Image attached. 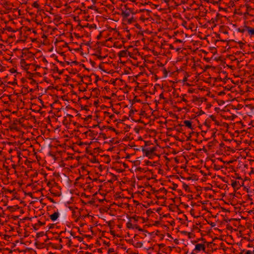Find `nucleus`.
Masks as SVG:
<instances>
[{"mask_svg":"<svg viewBox=\"0 0 254 254\" xmlns=\"http://www.w3.org/2000/svg\"><path fill=\"white\" fill-rule=\"evenodd\" d=\"M63 248V245H60L59 247V250H61Z\"/></svg>","mask_w":254,"mask_h":254,"instance_id":"63","label":"nucleus"},{"mask_svg":"<svg viewBox=\"0 0 254 254\" xmlns=\"http://www.w3.org/2000/svg\"><path fill=\"white\" fill-rule=\"evenodd\" d=\"M145 164L146 165H151L152 164L151 162L148 160L145 162Z\"/></svg>","mask_w":254,"mask_h":254,"instance_id":"40","label":"nucleus"},{"mask_svg":"<svg viewBox=\"0 0 254 254\" xmlns=\"http://www.w3.org/2000/svg\"><path fill=\"white\" fill-rule=\"evenodd\" d=\"M169 49L172 50L174 49L173 46L172 44H170L169 45Z\"/></svg>","mask_w":254,"mask_h":254,"instance_id":"56","label":"nucleus"},{"mask_svg":"<svg viewBox=\"0 0 254 254\" xmlns=\"http://www.w3.org/2000/svg\"><path fill=\"white\" fill-rule=\"evenodd\" d=\"M92 117V115H88L87 116L85 119H84V121H87L89 119H91Z\"/></svg>","mask_w":254,"mask_h":254,"instance_id":"29","label":"nucleus"},{"mask_svg":"<svg viewBox=\"0 0 254 254\" xmlns=\"http://www.w3.org/2000/svg\"><path fill=\"white\" fill-rule=\"evenodd\" d=\"M183 188L186 190H188V191H190L189 186L188 185L186 184L185 183H183Z\"/></svg>","mask_w":254,"mask_h":254,"instance_id":"14","label":"nucleus"},{"mask_svg":"<svg viewBox=\"0 0 254 254\" xmlns=\"http://www.w3.org/2000/svg\"><path fill=\"white\" fill-rule=\"evenodd\" d=\"M57 61L58 62H59V63L61 64V65H62V66H64V62H60V61H59V60H57Z\"/></svg>","mask_w":254,"mask_h":254,"instance_id":"50","label":"nucleus"},{"mask_svg":"<svg viewBox=\"0 0 254 254\" xmlns=\"http://www.w3.org/2000/svg\"><path fill=\"white\" fill-rule=\"evenodd\" d=\"M183 125L181 124H179L178 126L175 127V129L179 132H182L183 131V129L182 128Z\"/></svg>","mask_w":254,"mask_h":254,"instance_id":"8","label":"nucleus"},{"mask_svg":"<svg viewBox=\"0 0 254 254\" xmlns=\"http://www.w3.org/2000/svg\"><path fill=\"white\" fill-rule=\"evenodd\" d=\"M248 26L245 25L243 28H239L237 29V31L241 33H244L245 31H247V28Z\"/></svg>","mask_w":254,"mask_h":254,"instance_id":"9","label":"nucleus"},{"mask_svg":"<svg viewBox=\"0 0 254 254\" xmlns=\"http://www.w3.org/2000/svg\"><path fill=\"white\" fill-rule=\"evenodd\" d=\"M127 227L128 229H134L133 225L132 224L130 220L127 223Z\"/></svg>","mask_w":254,"mask_h":254,"instance_id":"11","label":"nucleus"},{"mask_svg":"<svg viewBox=\"0 0 254 254\" xmlns=\"http://www.w3.org/2000/svg\"><path fill=\"white\" fill-rule=\"evenodd\" d=\"M243 183L241 184L239 182L232 180L231 186L234 189V190H238L243 185Z\"/></svg>","mask_w":254,"mask_h":254,"instance_id":"3","label":"nucleus"},{"mask_svg":"<svg viewBox=\"0 0 254 254\" xmlns=\"http://www.w3.org/2000/svg\"><path fill=\"white\" fill-rule=\"evenodd\" d=\"M56 239H57V240H59V242H60V243H62V238H59V237H58V238H56Z\"/></svg>","mask_w":254,"mask_h":254,"instance_id":"55","label":"nucleus"},{"mask_svg":"<svg viewBox=\"0 0 254 254\" xmlns=\"http://www.w3.org/2000/svg\"><path fill=\"white\" fill-rule=\"evenodd\" d=\"M156 150V147H154L150 149H145L144 148H142V151L145 152V156L147 157H149L150 154L153 153L154 151Z\"/></svg>","mask_w":254,"mask_h":254,"instance_id":"1","label":"nucleus"},{"mask_svg":"<svg viewBox=\"0 0 254 254\" xmlns=\"http://www.w3.org/2000/svg\"><path fill=\"white\" fill-rule=\"evenodd\" d=\"M245 254H252V252L250 251H248L246 252Z\"/></svg>","mask_w":254,"mask_h":254,"instance_id":"59","label":"nucleus"},{"mask_svg":"<svg viewBox=\"0 0 254 254\" xmlns=\"http://www.w3.org/2000/svg\"><path fill=\"white\" fill-rule=\"evenodd\" d=\"M238 43L240 44V47L241 49H242L243 48L244 45V43H243L241 41L238 42Z\"/></svg>","mask_w":254,"mask_h":254,"instance_id":"30","label":"nucleus"},{"mask_svg":"<svg viewBox=\"0 0 254 254\" xmlns=\"http://www.w3.org/2000/svg\"><path fill=\"white\" fill-rule=\"evenodd\" d=\"M163 73H164V77H167V75H168V72H167V70H166V68H164V69H163Z\"/></svg>","mask_w":254,"mask_h":254,"instance_id":"28","label":"nucleus"},{"mask_svg":"<svg viewBox=\"0 0 254 254\" xmlns=\"http://www.w3.org/2000/svg\"><path fill=\"white\" fill-rule=\"evenodd\" d=\"M133 227H134V228H135L136 229H138V228H139L140 227L137 225H133Z\"/></svg>","mask_w":254,"mask_h":254,"instance_id":"54","label":"nucleus"},{"mask_svg":"<svg viewBox=\"0 0 254 254\" xmlns=\"http://www.w3.org/2000/svg\"><path fill=\"white\" fill-rule=\"evenodd\" d=\"M54 71H56L59 73V74H62L63 73L64 70H59L58 67L55 66L54 69Z\"/></svg>","mask_w":254,"mask_h":254,"instance_id":"13","label":"nucleus"},{"mask_svg":"<svg viewBox=\"0 0 254 254\" xmlns=\"http://www.w3.org/2000/svg\"><path fill=\"white\" fill-rule=\"evenodd\" d=\"M98 103H99V100H97L96 101H95L94 102V105L96 107H97L98 106Z\"/></svg>","mask_w":254,"mask_h":254,"instance_id":"37","label":"nucleus"},{"mask_svg":"<svg viewBox=\"0 0 254 254\" xmlns=\"http://www.w3.org/2000/svg\"><path fill=\"white\" fill-rule=\"evenodd\" d=\"M134 21L135 20H134L133 17H132L131 18L128 19V23L130 24V23H132L133 22H134Z\"/></svg>","mask_w":254,"mask_h":254,"instance_id":"26","label":"nucleus"},{"mask_svg":"<svg viewBox=\"0 0 254 254\" xmlns=\"http://www.w3.org/2000/svg\"><path fill=\"white\" fill-rule=\"evenodd\" d=\"M210 118L213 120V121H215V117L213 116V115H211L210 116Z\"/></svg>","mask_w":254,"mask_h":254,"instance_id":"48","label":"nucleus"},{"mask_svg":"<svg viewBox=\"0 0 254 254\" xmlns=\"http://www.w3.org/2000/svg\"><path fill=\"white\" fill-rule=\"evenodd\" d=\"M95 77H96L95 82H97L100 79L99 78V77L98 75H96V74H95Z\"/></svg>","mask_w":254,"mask_h":254,"instance_id":"41","label":"nucleus"},{"mask_svg":"<svg viewBox=\"0 0 254 254\" xmlns=\"http://www.w3.org/2000/svg\"><path fill=\"white\" fill-rule=\"evenodd\" d=\"M185 95H186V94H185V95H183V98H182V100L183 101L185 102H188L187 100V99H186L184 97V96H185Z\"/></svg>","mask_w":254,"mask_h":254,"instance_id":"47","label":"nucleus"},{"mask_svg":"<svg viewBox=\"0 0 254 254\" xmlns=\"http://www.w3.org/2000/svg\"><path fill=\"white\" fill-rule=\"evenodd\" d=\"M37 226H38L37 224H35V225H34L33 226V229L35 231L38 230V228H37Z\"/></svg>","mask_w":254,"mask_h":254,"instance_id":"43","label":"nucleus"},{"mask_svg":"<svg viewBox=\"0 0 254 254\" xmlns=\"http://www.w3.org/2000/svg\"><path fill=\"white\" fill-rule=\"evenodd\" d=\"M20 64L21 66L23 67L24 66H28L29 64H26V62L24 59H21L20 60Z\"/></svg>","mask_w":254,"mask_h":254,"instance_id":"12","label":"nucleus"},{"mask_svg":"<svg viewBox=\"0 0 254 254\" xmlns=\"http://www.w3.org/2000/svg\"><path fill=\"white\" fill-rule=\"evenodd\" d=\"M121 14L124 18L127 17L130 14V9H128V10L123 11Z\"/></svg>","mask_w":254,"mask_h":254,"instance_id":"5","label":"nucleus"},{"mask_svg":"<svg viewBox=\"0 0 254 254\" xmlns=\"http://www.w3.org/2000/svg\"><path fill=\"white\" fill-rule=\"evenodd\" d=\"M184 124L189 128L192 129V127L191 125V122L189 120H186L184 122Z\"/></svg>","mask_w":254,"mask_h":254,"instance_id":"6","label":"nucleus"},{"mask_svg":"<svg viewBox=\"0 0 254 254\" xmlns=\"http://www.w3.org/2000/svg\"><path fill=\"white\" fill-rule=\"evenodd\" d=\"M194 251L199 252L200 251H203L205 252V246L203 244H197L195 245Z\"/></svg>","mask_w":254,"mask_h":254,"instance_id":"2","label":"nucleus"},{"mask_svg":"<svg viewBox=\"0 0 254 254\" xmlns=\"http://www.w3.org/2000/svg\"><path fill=\"white\" fill-rule=\"evenodd\" d=\"M188 197L190 199H193V197H192V195H189L188 196Z\"/></svg>","mask_w":254,"mask_h":254,"instance_id":"60","label":"nucleus"},{"mask_svg":"<svg viewBox=\"0 0 254 254\" xmlns=\"http://www.w3.org/2000/svg\"><path fill=\"white\" fill-rule=\"evenodd\" d=\"M5 29L9 32H15L16 31L13 30L11 27L8 26L6 27Z\"/></svg>","mask_w":254,"mask_h":254,"instance_id":"17","label":"nucleus"},{"mask_svg":"<svg viewBox=\"0 0 254 254\" xmlns=\"http://www.w3.org/2000/svg\"><path fill=\"white\" fill-rule=\"evenodd\" d=\"M204 114V112L203 111H202V110H201L199 112V115H202V114Z\"/></svg>","mask_w":254,"mask_h":254,"instance_id":"62","label":"nucleus"},{"mask_svg":"<svg viewBox=\"0 0 254 254\" xmlns=\"http://www.w3.org/2000/svg\"><path fill=\"white\" fill-rule=\"evenodd\" d=\"M71 244H72V242H71V240L70 239L68 240V242L67 243V245L68 247H71Z\"/></svg>","mask_w":254,"mask_h":254,"instance_id":"35","label":"nucleus"},{"mask_svg":"<svg viewBox=\"0 0 254 254\" xmlns=\"http://www.w3.org/2000/svg\"><path fill=\"white\" fill-rule=\"evenodd\" d=\"M88 8L89 9H95L97 11V9L96 8V7L94 5H92V6H89L88 7Z\"/></svg>","mask_w":254,"mask_h":254,"instance_id":"31","label":"nucleus"},{"mask_svg":"<svg viewBox=\"0 0 254 254\" xmlns=\"http://www.w3.org/2000/svg\"><path fill=\"white\" fill-rule=\"evenodd\" d=\"M54 227V224H51L49 226V229H51L52 228H53Z\"/></svg>","mask_w":254,"mask_h":254,"instance_id":"57","label":"nucleus"},{"mask_svg":"<svg viewBox=\"0 0 254 254\" xmlns=\"http://www.w3.org/2000/svg\"><path fill=\"white\" fill-rule=\"evenodd\" d=\"M151 144V143L150 141H145V146H149Z\"/></svg>","mask_w":254,"mask_h":254,"instance_id":"42","label":"nucleus"},{"mask_svg":"<svg viewBox=\"0 0 254 254\" xmlns=\"http://www.w3.org/2000/svg\"><path fill=\"white\" fill-rule=\"evenodd\" d=\"M151 213H152V211L151 210V209H148L146 211V213L148 215H149Z\"/></svg>","mask_w":254,"mask_h":254,"instance_id":"38","label":"nucleus"},{"mask_svg":"<svg viewBox=\"0 0 254 254\" xmlns=\"http://www.w3.org/2000/svg\"><path fill=\"white\" fill-rule=\"evenodd\" d=\"M59 216V213L58 212H55L53 214L50 215V219L53 221H56Z\"/></svg>","mask_w":254,"mask_h":254,"instance_id":"4","label":"nucleus"},{"mask_svg":"<svg viewBox=\"0 0 254 254\" xmlns=\"http://www.w3.org/2000/svg\"><path fill=\"white\" fill-rule=\"evenodd\" d=\"M159 97L161 99H164V96H163V93L160 94V95H159Z\"/></svg>","mask_w":254,"mask_h":254,"instance_id":"53","label":"nucleus"},{"mask_svg":"<svg viewBox=\"0 0 254 254\" xmlns=\"http://www.w3.org/2000/svg\"><path fill=\"white\" fill-rule=\"evenodd\" d=\"M108 127V128H109L110 130H112V131H113L115 132H116V133L117 134H118L119 133V132H118V131L116 130V129H115V128H114V127Z\"/></svg>","mask_w":254,"mask_h":254,"instance_id":"18","label":"nucleus"},{"mask_svg":"<svg viewBox=\"0 0 254 254\" xmlns=\"http://www.w3.org/2000/svg\"><path fill=\"white\" fill-rule=\"evenodd\" d=\"M32 6L34 7H36V8H39L40 6H39V4H38V2L37 1H34L33 4H32Z\"/></svg>","mask_w":254,"mask_h":254,"instance_id":"15","label":"nucleus"},{"mask_svg":"<svg viewBox=\"0 0 254 254\" xmlns=\"http://www.w3.org/2000/svg\"><path fill=\"white\" fill-rule=\"evenodd\" d=\"M48 199L52 202L55 203H56V202L55 201V200L51 197H48Z\"/></svg>","mask_w":254,"mask_h":254,"instance_id":"39","label":"nucleus"},{"mask_svg":"<svg viewBox=\"0 0 254 254\" xmlns=\"http://www.w3.org/2000/svg\"><path fill=\"white\" fill-rule=\"evenodd\" d=\"M114 252V250L112 248H110L108 250V254H110V253H113Z\"/></svg>","mask_w":254,"mask_h":254,"instance_id":"32","label":"nucleus"},{"mask_svg":"<svg viewBox=\"0 0 254 254\" xmlns=\"http://www.w3.org/2000/svg\"><path fill=\"white\" fill-rule=\"evenodd\" d=\"M136 112V110H133L132 109H131L129 112V116L131 117L133 114H134V112Z\"/></svg>","mask_w":254,"mask_h":254,"instance_id":"19","label":"nucleus"},{"mask_svg":"<svg viewBox=\"0 0 254 254\" xmlns=\"http://www.w3.org/2000/svg\"><path fill=\"white\" fill-rule=\"evenodd\" d=\"M8 84L14 85L17 84L16 79L15 78L14 81L13 82H8Z\"/></svg>","mask_w":254,"mask_h":254,"instance_id":"23","label":"nucleus"},{"mask_svg":"<svg viewBox=\"0 0 254 254\" xmlns=\"http://www.w3.org/2000/svg\"><path fill=\"white\" fill-rule=\"evenodd\" d=\"M102 37L101 33L100 32V34L97 36V39L98 40L100 39L101 37Z\"/></svg>","mask_w":254,"mask_h":254,"instance_id":"45","label":"nucleus"},{"mask_svg":"<svg viewBox=\"0 0 254 254\" xmlns=\"http://www.w3.org/2000/svg\"><path fill=\"white\" fill-rule=\"evenodd\" d=\"M81 109L82 110H86V111H88V106H82L81 107Z\"/></svg>","mask_w":254,"mask_h":254,"instance_id":"36","label":"nucleus"},{"mask_svg":"<svg viewBox=\"0 0 254 254\" xmlns=\"http://www.w3.org/2000/svg\"><path fill=\"white\" fill-rule=\"evenodd\" d=\"M144 114H145V111H142L140 113V115H143Z\"/></svg>","mask_w":254,"mask_h":254,"instance_id":"64","label":"nucleus"},{"mask_svg":"<svg viewBox=\"0 0 254 254\" xmlns=\"http://www.w3.org/2000/svg\"><path fill=\"white\" fill-rule=\"evenodd\" d=\"M94 55H95V56H96V57H97V58L98 59L100 60H103L104 58H105L106 57L105 56V57H102V56H100V55H97V54H95Z\"/></svg>","mask_w":254,"mask_h":254,"instance_id":"22","label":"nucleus"},{"mask_svg":"<svg viewBox=\"0 0 254 254\" xmlns=\"http://www.w3.org/2000/svg\"><path fill=\"white\" fill-rule=\"evenodd\" d=\"M74 238H76L78 239V241H79L80 242H81L83 241V238H82V237H79V236H76V237H74Z\"/></svg>","mask_w":254,"mask_h":254,"instance_id":"33","label":"nucleus"},{"mask_svg":"<svg viewBox=\"0 0 254 254\" xmlns=\"http://www.w3.org/2000/svg\"><path fill=\"white\" fill-rule=\"evenodd\" d=\"M38 226H43L45 224V222H42L40 221V220L38 221V223H37Z\"/></svg>","mask_w":254,"mask_h":254,"instance_id":"25","label":"nucleus"},{"mask_svg":"<svg viewBox=\"0 0 254 254\" xmlns=\"http://www.w3.org/2000/svg\"><path fill=\"white\" fill-rule=\"evenodd\" d=\"M96 25L95 24H92V25H91L89 26V28L90 29L93 28H96Z\"/></svg>","mask_w":254,"mask_h":254,"instance_id":"44","label":"nucleus"},{"mask_svg":"<svg viewBox=\"0 0 254 254\" xmlns=\"http://www.w3.org/2000/svg\"><path fill=\"white\" fill-rule=\"evenodd\" d=\"M9 71L11 73H12L16 72V70L14 68H11Z\"/></svg>","mask_w":254,"mask_h":254,"instance_id":"34","label":"nucleus"},{"mask_svg":"<svg viewBox=\"0 0 254 254\" xmlns=\"http://www.w3.org/2000/svg\"><path fill=\"white\" fill-rule=\"evenodd\" d=\"M175 42L182 43V41L181 40L177 39V40L175 41Z\"/></svg>","mask_w":254,"mask_h":254,"instance_id":"58","label":"nucleus"},{"mask_svg":"<svg viewBox=\"0 0 254 254\" xmlns=\"http://www.w3.org/2000/svg\"><path fill=\"white\" fill-rule=\"evenodd\" d=\"M136 170L138 171H143V169L140 168V167H138L136 169Z\"/></svg>","mask_w":254,"mask_h":254,"instance_id":"46","label":"nucleus"},{"mask_svg":"<svg viewBox=\"0 0 254 254\" xmlns=\"http://www.w3.org/2000/svg\"><path fill=\"white\" fill-rule=\"evenodd\" d=\"M247 31L251 36H254V28L248 26Z\"/></svg>","mask_w":254,"mask_h":254,"instance_id":"7","label":"nucleus"},{"mask_svg":"<svg viewBox=\"0 0 254 254\" xmlns=\"http://www.w3.org/2000/svg\"><path fill=\"white\" fill-rule=\"evenodd\" d=\"M154 192H158V191H159V190H155V189L154 188H152V190H151Z\"/></svg>","mask_w":254,"mask_h":254,"instance_id":"52","label":"nucleus"},{"mask_svg":"<svg viewBox=\"0 0 254 254\" xmlns=\"http://www.w3.org/2000/svg\"><path fill=\"white\" fill-rule=\"evenodd\" d=\"M126 54H127V51L123 50V51H120L119 53L118 56L120 58L124 57L126 56Z\"/></svg>","mask_w":254,"mask_h":254,"instance_id":"10","label":"nucleus"},{"mask_svg":"<svg viewBox=\"0 0 254 254\" xmlns=\"http://www.w3.org/2000/svg\"><path fill=\"white\" fill-rule=\"evenodd\" d=\"M43 61L44 62H45V63H48V61H47V60L45 58H44L43 59Z\"/></svg>","mask_w":254,"mask_h":254,"instance_id":"61","label":"nucleus"},{"mask_svg":"<svg viewBox=\"0 0 254 254\" xmlns=\"http://www.w3.org/2000/svg\"><path fill=\"white\" fill-rule=\"evenodd\" d=\"M138 230H139V231H141V232H147V231H146V230H144V229H141V228H138Z\"/></svg>","mask_w":254,"mask_h":254,"instance_id":"49","label":"nucleus"},{"mask_svg":"<svg viewBox=\"0 0 254 254\" xmlns=\"http://www.w3.org/2000/svg\"><path fill=\"white\" fill-rule=\"evenodd\" d=\"M135 26L137 29H140L141 28H140V25H139L138 24H137H137H136L135 25Z\"/></svg>","mask_w":254,"mask_h":254,"instance_id":"51","label":"nucleus"},{"mask_svg":"<svg viewBox=\"0 0 254 254\" xmlns=\"http://www.w3.org/2000/svg\"><path fill=\"white\" fill-rule=\"evenodd\" d=\"M44 235V232H39V233H37L36 234V237L38 238H39L40 237H42Z\"/></svg>","mask_w":254,"mask_h":254,"instance_id":"16","label":"nucleus"},{"mask_svg":"<svg viewBox=\"0 0 254 254\" xmlns=\"http://www.w3.org/2000/svg\"><path fill=\"white\" fill-rule=\"evenodd\" d=\"M100 136L102 137L104 139H106L107 138L106 135L104 133H100Z\"/></svg>","mask_w":254,"mask_h":254,"instance_id":"27","label":"nucleus"},{"mask_svg":"<svg viewBox=\"0 0 254 254\" xmlns=\"http://www.w3.org/2000/svg\"><path fill=\"white\" fill-rule=\"evenodd\" d=\"M178 187V185L175 183L173 184V187L171 188V189L173 190H176L177 188Z\"/></svg>","mask_w":254,"mask_h":254,"instance_id":"21","label":"nucleus"},{"mask_svg":"<svg viewBox=\"0 0 254 254\" xmlns=\"http://www.w3.org/2000/svg\"><path fill=\"white\" fill-rule=\"evenodd\" d=\"M139 218V217H138V216H134L130 217L129 219H134V221L137 222L138 221Z\"/></svg>","mask_w":254,"mask_h":254,"instance_id":"20","label":"nucleus"},{"mask_svg":"<svg viewBox=\"0 0 254 254\" xmlns=\"http://www.w3.org/2000/svg\"><path fill=\"white\" fill-rule=\"evenodd\" d=\"M159 190L161 191H163L165 194H166L167 193V190H166L164 188H162L160 189V190Z\"/></svg>","mask_w":254,"mask_h":254,"instance_id":"24","label":"nucleus"}]
</instances>
